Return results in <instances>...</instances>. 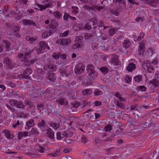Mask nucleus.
Wrapping results in <instances>:
<instances>
[{
	"mask_svg": "<svg viewBox=\"0 0 159 159\" xmlns=\"http://www.w3.org/2000/svg\"><path fill=\"white\" fill-rule=\"evenodd\" d=\"M47 133L48 134V137L50 138L52 141L54 140V133L52 131V130L51 129L49 128L48 129L46 130Z\"/></svg>",
	"mask_w": 159,
	"mask_h": 159,
	"instance_id": "obj_14",
	"label": "nucleus"
},
{
	"mask_svg": "<svg viewBox=\"0 0 159 159\" xmlns=\"http://www.w3.org/2000/svg\"><path fill=\"white\" fill-rule=\"evenodd\" d=\"M58 25V24L54 20H52L51 21L50 24L48 25L52 29H54L57 27Z\"/></svg>",
	"mask_w": 159,
	"mask_h": 159,
	"instance_id": "obj_12",
	"label": "nucleus"
},
{
	"mask_svg": "<svg viewBox=\"0 0 159 159\" xmlns=\"http://www.w3.org/2000/svg\"><path fill=\"white\" fill-rule=\"evenodd\" d=\"M85 66L83 64L80 63L75 66V72L76 73L80 74L84 70Z\"/></svg>",
	"mask_w": 159,
	"mask_h": 159,
	"instance_id": "obj_5",
	"label": "nucleus"
},
{
	"mask_svg": "<svg viewBox=\"0 0 159 159\" xmlns=\"http://www.w3.org/2000/svg\"><path fill=\"white\" fill-rule=\"evenodd\" d=\"M84 39V37L82 36H77L75 37V41L76 43H79L80 44V43H81L82 42V40Z\"/></svg>",
	"mask_w": 159,
	"mask_h": 159,
	"instance_id": "obj_27",
	"label": "nucleus"
},
{
	"mask_svg": "<svg viewBox=\"0 0 159 159\" xmlns=\"http://www.w3.org/2000/svg\"><path fill=\"white\" fill-rule=\"evenodd\" d=\"M43 69L47 71H54L56 70L57 67L55 65L52 64L46 65L44 66Z\"/></svg>",
	"mask_w": 159,
	"mask_h": 159,
	"instance_id": "obj_3",
	"label": "nucleus"
},
{
	"mask_svg": "<svg viewBox=\"0 0 159 159\" xmlns=\"http://www.w3.org/2000/svg\"><path fill=\"white\" fill-rule=\"evenodd\" d=\"M115 33V30L114 29L110 28L108 32L109 36H112Z\"/></svg>",
	"mask_w": 159,
	"mask_h": 159,
	"instance_id": "obj_40",
	"label": "nucleus"
},
{
	"mask_svg": "<svg viewBox=\"0 0 159 159\" xmlns=\"http://www.w3.org/2000/svg\"><path fill=\"white\" fill-rule=\"evenodd\" d=\"M39 47L41 48L42 49L41 50V51H44L45 49L47 47V44L45 43V42L44 41L41 42L39 43Z\"/></svg>",
	"mask_w": 159,
	"mask_h": 159,
	"instance_id": "obj_24",
	"label": "nucleus"
},
{
	"mask_svg": "<svg viewBox=\"0 0 159 159\" xmlns=\"http://www.w3.org/2000/svg\"><path fill=\"white\" fill-rule=\"evenodd\" d=\"M80 45L79 43L75 44L72 47V48L73 49H75L80 48Z\"/></svg>",
	"mask_w": 159,
	"mask_h": 159,
	"instance_id": "obj_62",
	"label": "nucleus"
},
{
	"mask_svg": "<svg viewBox=\"0 0 159 159\" xmlns=\"http://www.w3.org/2000/svg\"><path fill=\"white\" fill-rule=\"evenodd\" d=\"M37 61V59H34L30 60H27L25 62V66H30L35 62Z\"/></svg>",
	"mask_w": 159,
	"mask_h": 159,
	"instance_id": "obj_21",
	"label": "nucleus"
},
{
	"mask_svg": "<svg viewBox=\"0 0 159 159\" xmlns=\"http://www.w3.org/2000/svg\"><path fill=\"white\" fill-rule=\"evenodd\" d=\"M150 64L148 61L144 62L142 64V67L143 69L147 71L148 70V68Z\"/></svg>",
	"mask_w": 159,
	"mask_h": 159,
	"instance_id": "obj_26",
	"label": "nucleus"
},
{
	"mask_svg": "<svg viewBox=\"0 0 159 159\" xmlns=\"http://www.w3.org/2000/svg\"><path fill=\"white\" fill-rule=\"evenodd\" d=\"M135 65L133 63H129L126 67V70L129 71H131L135 69Z\"/></svg>",
	"mask_w": 159,
	"mask_h": 159,
	"instance_id": "obj_16",
	"label": "nucleus"
},
{
	"mask_svg": "<svg viewBox=\"0 0 159 159\" xmlns=\"http://www.w3.org/2000/svg\"><path fill=\"white\" fill-rule=\"evenodd\" d=\"M88 141V140L85 136H83L82 137L81 140V143H85Z\"/></svg>",
	"mask_w": 159,
	"mask_h": 159,
	"instance_id": "obj_50",
	"label": "nucleus"
},
{
	"mask_svg": "<svg viewBox=\"0 0 159 159\" xmlns=\"http://www.w3.org/2000/svg\"><path fill=\"white\" fill-rule=\"evenodd\" d=\"M73 107L75 108H77L79 106V104L76 102H74L72 103Z\"/></svg>",
	"mask_w": 159,
	"mask_h": 159,
	"instance_id": "obj_63",
	"label": "nucleus"
},
{
	"mask_svg": "<svg viewBox=\"0 0 159 159\" xmlns=\"http://www.w3.org/2000/svg\"><path fill=\"white\" fill-rule=\"evenodd\" d=\"M28 133L27 132H20L18 135V138L19 140L21 139L22 137H25L28 136Z\"/></svg>",
	"mask_w": 159,
	"mask_h": 159,
	"instance_id": "obj_18",
	"label": "nucleus"
},
{
	"mask_svg": "<svg viewBox=\"0 0 159 159\" xmlns=\"http://www.w3.org/2000/svg\"><path fill=\"white\" fill-rule=\"evenodd\" d=\"M47 32L48 34V36H50L51 34H53L55 32V31L53 29L50 30H48Z\"/></svg>",
	"mask_w": 159,
	"mask_h": 159,
	"instance_id": "obj_64",
	"label": "nucleus"
},
{
	"mask_svg": "<svg viewBox=\"0 0 159 159\" xmlns=\"http://www.w3.org/2000/svg\"><path fill=\"white\" fill-rule=\"evenodd\" d=\"M58 44H60L61 45H67L69 44L70 43L71 41L70 39H61L58 40Z\"/></svg>",
	"mask_w": 159,
	"mask_h": 159,
	"instance_id": "obj_7",
	"label": "nucleus"
},
{
	"mask_svg": "<svg viewBox=\"0 0 159 159\" xmlns=\"http://www.w3.org/2000/svg\"><path fill=\"white\" fill-rule=\"evenodd\" d=\"M64 135L63 134H61L60 132H57V139L58 140H60L63 138L64 136Z\"/></svg>",
	"mask_w": 159,
	"mask_h": 159,
	"instance_id": "obj_36",
	"label": "nucleus"
},
{
	"mask_svg": "<svg viewBox=\"0 0 159 159\" xmlns=\"http://www.w3.org/2000/svg\"><path fill=\"white\" fill-rule=\"evenodd\" d=\"M93 23V25H95L97 23V20L96 18H92L91 20Z\"/></svg>",
	"mask_w": 159,
	"mask_h": 159,
	"instance_id": "obj_59",
	"label": "nucleus"
},
{
	"mask_svg": "<svg viewBox=\"0 0 159 159\" xmlns=\"http://www.w3.org/2000/svg\"><path fill=\"white\" fill-rule=\"evenodd\" d=\"M92 93L91 90L89 89H85L82 91V93L84 95H90Z\"/></svg>",
	"mask_w": 159,
	"mask_h": 159,
	"instance_id": "obj_29",
	"label": "nucleus"
},
{
	"mask_svg": "<svg viewBox=\"0 0 159 159\" xmlns=\"http://www.w3.org/2000/svg\"><path fill=\"white\" fill-rule=\"evenodd\" d=\"M117 104V106L119 108H122V109H125V105L122 103H121V102H119L118 101H117V102H116Z\"/></svg>",
	"mask_w": 159,
	"mask_h": 159,
	"instance_id": "obj_34",
	"label": "nucleus"
},
{
	"mask_svg": "<svg viewBox=\"0 0 159 159\" xmlns=\"http://www.w3.org/2000/svg\"><path fill=\"white\" fill-rule=\"evenodd\" d=\"M56 102L57 103L61 105L65 104V100L63 98H59L56 100Z\"/></svg>",
	"mask_w": 159,
	"mask_h": 159,
	"instance_id": "obj_31",
	"label": "nucleus"
},
{
	"mask_svg": "<svg viewBox=\"0 0 159 159\" xmlns=\"http://www.w3.org/2000/svg\"><path fill=\"white\" fill-rule=\"evenodd\" d=\"M148 68V70L146 71H148L149 73H152L153 72V68L151 64H150Z\"/></svg>",
	"mask_w": 159,
	"mask_h": 159,
	"instance_id": "obj_51",
	"label": "nucleus"
},
{
	"mask_svg": "<svg viewBox=\"0 0 159 159\" xmlns=\"http://www.w3.org/2000/svg\"><path fill=\"white\" fill-rule=\"evenodd\" d=\"M125 80H126V82L128 84H129L131 82V77L129 75H127L126 76Z\"/></svg>",
	"mask_w": 159,
	"mask_h": 159,
	"instance_id": "obj_47",
	"label": "nucleus"
},
{
	"mask_svg": "<svg viewBox=\"0 0 159 159\" xmlns=\"http://www.w3.org/2000/svg\"><path fill=\"white\" fill-rule=\"evenodd\" d=\"M32 72V70L31 69H25L23 72V75L25 78H27L29 77V76L30 75Z\"/></svg>",
	"mask_w": 159,
	"mask_h": 159,
	"instance_id": "obj_15",
	"label": "nucleus"
},
{
	"mask_svg": "<svg viewBox=\"0 0 159 159\" xmlns=\"http://www.w3.org/2000/svg\"><path fill=\"white\" fill-rule=\"evenodd\" d=\"M135 81L137 82H140L142 79V77L141 75H138L134 77Z\"/></svg>",
	"mask_w": 159,
	"mask_h": 159,
	"instance_id": "obj_35",
	"label": "nucleus"
},
{
	"mask_svg": "<svg viewBox=\"0 0 159 159\" xmlns=\"http://www.w3.org/2000/svg\"><path fill=\"white\" fill-rule=\"evenodd\" d=\"M48 36V34L47 32H43L42 34V36L43 38H45L47 37Z\"/></svg>",
	"mask_w": 159,
	"mask_h": 159,
	"instance_id": "obj_60",
	"label": "nucleus"
},
{
	"mask_svg": "<svg viewBox=\"0 0 159 159\" xmlns=\"http://www.w3.org/2000/svg\"><path fill=\"white\" fill-rule=\"evenodd\" d=\"M31 133L34 134H39V132L37 131V129L35 128H33L31 130Z\"/></svg>",
	"mask_w": 159,
	"mask_h": 159,
	"instance_id": "obj_61",
	"label": "nucleus"
},
{
	"mask_svg": "<svg viewBox=\"0 0 159 159\" xmlns=\"http://www.w3.org/2000/svg\"><path fill=\"white\" fill-rule=\"evenodd\" d=\"M27 154L29 155L30 156L33 158H37L39 157L40 156L38 154L32 153H26Z\"/></svg>",
	"mask_w": 159,
	"mask_h": 159,
	"instance_id": "obj_44",
	"label": "nucleus"
},
{
	"mask_svg": "<svg viewBox=\"0 0 159 159\" xmlns=\"http://www.w3.org/2000/svg\"><path fill=\"white\" fill-rule=\"evenodd\" d=\"M86 70L88 74L89 79L90 80H93L97 77L98 73L94 70V66L93 65H88L86 67Z\"/></svg>",
	"mask_w": 159,
	"mask_h": 159,
	"instance_id": "obj_2",
	"label": "nucleus"
},
{
	"mask_svg": "<svg viewBox=\"0 0 159 159\" xmlns=\"http://www.w3.org/2000/svg\"><path fill=\"white\" fill-rule=\"evenodd\" d=\"M9 103L12 106H16V100L15 99H11L9 101Z\"/></svg>",
	"mask_w": 159,
	"mask_h": 159,
	"instance_id": "obj_38",
	"label": "nucleus"
},
{
	"mask_svg": "<svg viewBox=\"0 0 159 159\" xmlns=\"http://www.w3.org/2000/svg\"><path fill=\"white\" fill-rule=\"evenodd\" d=\"M71 8L73 9L72 12L73 13L75 14V15H77L79 13L78 11V8L77 7H73Z\"/></svg>",
	"mask_w": 159,
	"mask_h": 159,
	"instance_id": "obj_39",
	"label": "nucleus"
},
{
	"mask_svg": "<svg viewBox=\"0 0 159 159\" xmlns=\"http://www.w3.org/2000/svg\"><path fill=\"white\" fill-rule=\"evenodd\" d=\"M53 15L56 18L60 19L62 16V14L58 11H56L53 13Z\"/></svg>",
	"mask_w": 159,
	"mask_h": 159,
	"instance_id": "obj_22",
	"label": "nucleus"
},
{
	"mask_svg": "<svg viewBox=\"0 0 159 159\" xmlns=\"http://www.w3.org/2000/svg\"><path fill=\"white\" fill-rule=\"evenodd\" d=\"M145 34L143 32H141L140 33L138 37V38L136 39H135V41H140L142 39L144 38Z\"/></svg>",
	"mask_w": 159,
	"mask_h": 159,
	"instance_id": "obj_32",
	"label": "nucleus"
},
{
	"mask_svg": "<svg viewBox=\"0 0 159 159\" xmlns=\"http://www.w3.org/2000/svg\"><path fill=\"white\" fill-rule=\"evenodd\" d=\"M50 126L55 129H57L60 127L59 123H52L50 125Z\"/></svg>",
	"mask_w": 159,
	"mask_h": 159,
	"instance_id": "obj_43",
	"label": "nucleus"
},
{
	"mask_svg": "<svg viewBox=\"0 0 159 159\" xmlns=\"http://www.w3.org/2000/svg\"><path fill=\"white\" fill-rule=\"evenodd\" d=\"M35 49L36 51V52L38 54H39L40 53H43L44 52V51H41V50L42 49L40 47H36L35 48Z\"/></svg>",
	"mask_w": 159,
	"mask_h": 159,
	"instance_id": "obj_49",
	"label": "nucleus"
},
{
	"mask_svg": "<svg viewBox=\"0 0 159 159\" xmlns=\"http://www.w3.org/2000/svg\"><path fill=\"white\" fill-rule=\"evenodd\" d=\"M158 1L159 0H151V5L154 7H155Z\"/></svg>",
	"mask_w": 159,
	"mask_h": 159,
	"instance_id": "obj_52",
	"label": "nucleus"
},
{
	"mask_svg": "<svg viewBox=\"0 0 159 159\" xmlns=\"http://www.w3.org/2000/svg\"><path fill=\"white\" fill-rule=\"evenodd\" d=\"M69 16H70L69 14L68 13H66L64 14V15L63 16V20H66L67 21L68 20V18L69 17Z\"/></svg>",
	"mask_w": 159,
	"mask_h": 159,
	"instance_id": "obj_58",
	"label": "nucleus"
},
{
	"mask_svg": "<svg viewBox=\"0 0 159 159\" xmlns=\"http://www.w3.org/2000/svg\"><path fill=\"white\" fill-rule=\"evenodd\" d=\"M3 132L7 138L12 139L13 138V136L11 134L10 132L8 130H5L3 131Z\"/></svg>",
	"mask_w": 159,
	"mask_h": 159,
	"instance_id": "obj_19",
	"label": "nucleus"
},
{
	"mask_svg": "<svg viewBox=\"0 0 159 159\" xmlns=\"http://www.w3.org/2000/svg\"><path fill=\"white\" fill-rule=\"evenodd\" d=\"M16 106L18 108L24 109L25 105L23 104L22 102L20 101H18L16 100Z\"/></svg>",
	"mask_w": 159,
	"mask_h": 159,
	"instance_id": "obj_25",
	"label": "nucleus"
},
{
	"mask_svg": "<svg viewBox=\"0 0 159 159\" xmlns=\"http://www.w3.org/2000/svg\"><path fill=\"white\" fill-rule=\"evenodd\" d=\"M92 37V35L90 34H86L84 36V38L86 39H90Z\"/></svg>",
	"mask_w": 159,
	"mask_h": 159,
	"instance_id": "obj_56",
	"label": "nucleus"
},
{
	"mask_svg": "<svg viewBox=\"0 0 159 159\" xmlns=\"http://www.w3.org/2000/svg\"><path fill=\"white\" fill-rule=\"evenodd\" d=\"M93 103L94 106H99L102 105V102L100 101H95Z\"/></svg>",
	"mask_w": 159,
	"mask_h": 159,
	"instance_id": "obj_53",
	"label": "nucleus"
},
{
	"mask_svg": "<svg viewBox=\"0 0 159 159\" xmlns=\"http://www.w3.org/2000/svg\"><path fill=\"white\" fill-rule=\"evenodd\" d=\"M37 107L38 110L39 111V112H40L41 111V110H43V104H38L37 106Z\"/></svg>",
	"mask_w": 159,
	"mask_h": 159,
	"instance_id": "obj_48",
	"label": "nucleus"
},
{
	"mask_svg": "<svg viewBox=\"0 0 159 159\" xmlns=\"http://www.w3.org/2000/svg\"><path fill=\"white\" fill-rule=\"evenodd\" d=\"M131 45L130 42L129 41V39H126L125 40L124 42L123 43V47L125 48H129Z\"/></svg>",
	"mask_w": 159,
	"mask_h": 159,
	"instance_id": "obj_17",
	"label": "nucleus"
},
{
	"mask_svg": "<svg viewBox=\"0 0 159 159\" xmlns=\"http://www.w3.org/2000/svg\"><path fill=\"white\" fill-rule=\"evenodd\" d=\"M61 154V152L59 149H57L56 151L53 153L52 157H57L59 156Z\"/></svg>",
	"mask_w": 159,
	"mask_h": 159,
	"instance_id": "obj_33",
	"label": "nucleus"
},
{
	"mask_svg": "<svg viewBox=\"0 0 159 159\" xmlns=\"http://www.w3.org/2000/svg\"><path fill=\"white\" fill-rule=\"evenodd\" d=\"M2 45L5 48L7 51H8L10 50L11 49V44L10 42L8 40H3Z\"/></svg>",
	"mask_w": 159,
	"mask_h": 159,
	"instance_id": "obj_8",
	"label": "nucleus"
},
{
	"mask_svg": "<svg viewBox=\"0 0 159 159\" xmlns=\"http://www.w3.org/2000/svg\"><path fill=\"white\" fill-rule=\"evenodd\" d=\"M104 129L106 131H108L112 130V127L111 125H108L105 127Z\"/></svg>",
	"mask_w": 159,
	"mask_h": 159,
	"instance_id": "obj_46",
	"label": "nucleus"
},
{
	"mask_svg": "<svg viewBox=\"0 0 159 159\" xmlns=\"http://www.w3.org/2000/svg\"><path fill=\"white\" fill-rule=\"evenodd\" d=\"M119 58L116 55H113L112 57V59L111 60L110 63L111 65L114 64L115 65H118L120 64L119 61Z\"/></svg>",
	"mask_w": 159,
	"mask_h": 159,
	"instance_id": "obj_9",
	"label": "nucleus"
},
{
	"mask_svg": "<svg viewBox=\"0 0 159 159\" xmlns=\"http://www.w3.org/2000/svg\"><path fill=\"white\" fill-rule=\"evenodd\" d=\"M115 2L116 4L117 2H119V6L120 7H125V1L124 0H116Z\"/></svg>",
	"mask_w": 159,
	"mask_h": 159,
	"instance_id": "obj_20",
	"label": "nucleus"
},
{
	"mask_svg": "<svg viewBox=\"0 0 159 159\" xmlns=\"http://www.w3.org/2000/svg\"><path fill=\"white\" fill-rule=\"evenodd\" d=\"M4 63L6 64L9 68H11L14 66L13 64L12 63L10 59L6 58L3 61Z\"/></svg>",
	"mask_w": 159,
	"mask_h": 159,
	"instance_id": "obj_11",
	"label": "nucleus"
},
{
	"mask_svg": "<svg viewBox=\"0 0 159 159\" xmlns=\"http://www.w3.org/2000/svg\"><path fill=\"white\" fill-rule=\"evenodd\" d=\"M47 125L46 122L43 120H42L41 121H39L37 124L38 127L41 129H45Z\"/></svg>",
	"mask_w": 159,
	"mask_h": 159,
	"instance_id": "obj_10",
	"label": "nucleus"
},
{
	"mask_svg": "<svg viewBox=\"0 0 159 159\" xmlns=\"http://www.w3.org/2000/svg\"><path fill=\"white\" fill-rule=\"evenodd\" d=\"M12 30L13 31L15 32H18L20 30V28L16 26H14L12 28Z\"/></svg>",
	"mask_w": 159,
	"mask_h": 159,
	"instance_id": "obj_54",
	"label": "nucleus"
},
{
	"mask_svg": "<svg viewBox=\"0 0 159 159\" xmlns=\"http://www.w3.org/2000/svg\"><path fill=\"white\" fill-rule=\"evenodd\" d=\"M41 3L42 4L38 3L36 4L39 8V10L41 11L45 10L48 8H52L56 4L55 2L52 1L49 2L48 0L43 1Z\"/></svg>",
	"mask_w": 159,
	"mask_h": 159,
	"instance_id": "obj_1",
	"label": "nucleus"
},
{
	"mask_svg": "<svg viewBox=\"0 0 159 159\" xmlns=\"http://www.w3.org/2000/svg\"><path fill=\"white\" fill-rule=\"evenodd\" d=\"M157 78L158 79V77L157 75V77H155V78L153 79V80L150 81V83L151 84H153L155 87L159 86V81H158L157 79Z\"/></svg>",
	"mask_w": 159,
	"mask_h": 159,
	"instance_id": "obj_13",
	"label": "nucleus"
},
{
	"mask_svg": "<svg viewBox=\"0 0 159 159\" xmlns=\"http://www.w3.org/2000/svg\"><path fill=\"white\" fill-rule=\"evenodd\" d=\"M144 45L143 44H142L139 45V48L138 50V52L139 55H143V53L144 52Z\"/></svg>",
	"mask_w": 159,
	"mask_h": 159,
	"instance_id": "obj_23",
	"label": "nucleus"
},
{
	"mask_svg": "<svg viewBox=\"0 0 159 159\" xmlns=\"http://www.w3.org/2000/svg\"><path fill=\"white\" fill-rule=\"evenodd\" d=\"M85 27L88 30H90L91 29L92 27L90 22H89L86 24L85 25Z\"/></svg>",
	"mask_w": 159,
	"mask_h": 159,
	"instance_id": "obj_55",
	"label": "nucleus"
},
{
	"mask_svg": "<svg viewBox=\"0 0 159 159\" xmlns=\"http://www.w3.org/2000/svg\"><path fill=\"white\" fill-rule=\"evenodd\" d=\"M23 104L28 106L29 108H31L33 107V105L31 102L25 100L23 103Z\"/></svg>",
	"mask_w": 159,
	"mask_h": 159,
	"instance_id": "obj_41",
	"label": "nucleus"
},
{
	"mask_svg": "<svg viewBox=\"0 0 159 159\" xmlns=\"http://www.w3.org/2000/svg\"><path fill=\"white\" fill-rule=\"evenodd\" d=\"M22 22L24 25H32L34 26H37L36 23L31 20L24 19L22 20Z\"/></svg>",
	"mask_w": 159,
	"mask_h": 159,
	"instance_id": "obj_6",
	"label": "nucleus"
},
{
	"mask_svg": "<svg viewBox=\"0 0 159 159\" xmlns=\"http://www.w3.org/2000/svg\"><path fill=\"white\" fill-rule=\"evenodd\" d=\"M34 120L31 119L30 121H28L26 123V125L28 127H32L34 125Z\"/></svg>",
	"mask_w": 159,
	"mask_h": 159,
	"instance_id": "obj_28",
	"label": "nucleus"
},
{
	"mask_svg": "<svg viewBox=\"0 0 159 159\" xmlns=\"http://www.w3.org/2000/svg\"><path fill=\"white\" fill-rule=\"evenodd\" d=\"M137 89L142 92H144L146 90V88L144 86H140L137 87Z\"/></svg>",
	"mask_w": 159,
	"mask_h": 159,
	"instance_id": "obj_42",
	"label": "nucleus"
},
{
	"mask_svg": "<svg viewBox=\"0 0 159 159\" xmlns=\"http://www.w3.org/2000/svg\"><path fill=\"white\" fill-rule=\"evenodd\" d=\"M45 150V148H44L39 146V148L38 149V151L40 153H43Z\"/></svg>",
	"mask_w": 159,
	"mask_h": 159,
	"instance_id": "obj_57",
	"label": "nucleus"
},
{
	"mask_svg": "<svg viewBox=\"0 0 159 159\" xmlns=\"http://www.w3.org/2000/svg\"><path fill=\"white\" fill-rule=\"evenodd\" d=\"M147 123H143L142 124H141L140 125H139L138 126V127L139 128L140 127H141L142 129L140 130V131H141L142 129L143 130L144 129L147 127Z\"/></svg>",
	"mask_w": 159,
	"mask_h": 159,
	"instance_id": "obj_45",
	"label": "nucleus"
},
{
	"mask_svg": "<svg viewBox=\"0 0 159 159\" xmlns=\"http://www.w3.org/2000/svg\"><path fill=\"white\" fill-rule=\"evenodd\" d=\"M100 70L104 74H106L108 71V68L107 67H101L100 68Z\"/></svg>",
	"mask_w": 159,
	"mask_h": 159,
	"instance_id": "obj_37",
	"label": "nucleus"
},
{
	"mask_svg": "<svg viewBox=\"0 0 159 159\" xmlns=\"http://www.w3.org/2000/svg\"><path fill=\"white\" fill-rule=\"evenodd\" d=\"M94 94L95 96H97L103 94V92L101 90H99L98 89H96L94 90Z\"/></svg>",
	"mask_w": 159,
	"mask_h": 159,
	"instance_id": "obj_30",
	"label": "nucleus"
},
{
	"mask_svg": "<svg viewBox=\"0 0 159 159\" xmlns=\"http://www.w3.org/2000/svg\"><path fill=\"white\" fill-rule=\"evenodd\" d=\"M46 78L53 83L56 80V75L53 73L48 72L46 75Z\"/></svg>",
	"mask_w": 159,
	"mask_h": 159,
	"instance_id": "obj_4",
	"label": "nucleus"
}]
</instances>
